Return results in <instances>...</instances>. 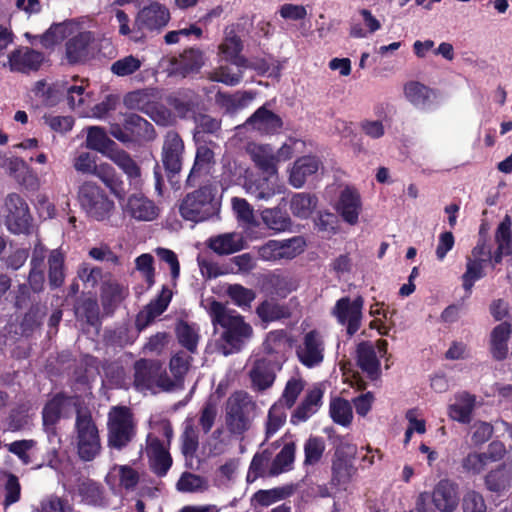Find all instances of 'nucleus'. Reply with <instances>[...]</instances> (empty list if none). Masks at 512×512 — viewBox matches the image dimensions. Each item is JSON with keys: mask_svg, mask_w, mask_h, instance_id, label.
Instances as JSON below:
<instances>
[{"mask_svg": "<svg viewBox=\"0 0 512 512\" xmlns=\"http://www.w3.org/2000/svg\"><path fill=\"white\" fill-rule=\"evenodd\" d=\"M141 473L130 464L112 465L106 476L105 483L114 493L132 492L140 483Z\"/></svg>", "mask_w": 512, "mask_h": 512, "instance_id": "nucleus-15", "label": "nucleus"}, {"mask_svg": "<svg viewBox=\"0 0 512 512\" xmlns=\"http://www.w3.org/2000/svg\"><path fill=\"white\" fill-rule=\"evenodd\" d=\"M151 431L146 437L144 452L148 465L158 477H164L172 466V457L169 453L173 430L168 421L161 420L150 423Z\"/></svg>", "mask_w": 512, "mask_h": 512, "instance_id": "nucleus-4", "label": "nucleus"}, {"mask_svg": "<svg viewBox=\"0 0 512 512\" xmlns=\"http://www.w3.org/2000/svg\"><path fill=\"white\" fill-rule=\"evenodd\" d=\"M197 448L198 433L194 427L193 420H187L182 435V452L186 457L193 456Z\"/></svg>", "mask_w": 512, "mask_h": 512, "instance_id": "nucleus-64", "label": "nucleus"}, {"mask_svg": "<svg viewBox=\"0 0 512 512\" xmlns=\"http://www.w3.org/2000/svg\"><path fill=\"white\" fill-rule=\"evenodd\" d=\"M325 344L320 332L306 333L296 349L299 361L308 368L320 365L324 359Z\"/></svg>", "mask_w": 512, "mask_h": 512, "instance_id": "nucleus-16", "label": "nucleus"}, {"mask_svg": "<svg viewBox=\"0 0 512 512\" xmlns=\"http://www.w3.org/2000/svg\"><path fill=\"white\" fill-rule=\"evenodd\" d=\"M264 350L267 353L266 358L273 359L274 362L284 361V349L286 347V336L282 331L270 332L263 344Z\"/></svg>", "mask_w": 512, "mask_h": 512, "instance_id": "nucleus-45", "label": "nucleus"}, {"mask_svg": "<svg viewBox=\"0 0 512 512\" xmlns=\"http://www.w3.org/2000/svg\"><path fill=\"white\" fill-rule=\"evenodd\" d=\"M87 147L108 156L117 145L106 134L103 128L93 126L88 129L86 138Z\"/></svg>", "mask_w": 512, "mask_h": 512, "instance_id": "nucleus-41", "label": "nucleus"}, {"mask_svg": "<svg viewBox=\"0 0 512 512\" xmlns=\"http://www.w3.org/2000/svg\"><path fill=\"white\" fill-rule=\"evenodd\" d=\"M363 305L364 300L361 296L354 299L342 297L337 300L332 309V315L339 324L346 326L347 333L350 336L354 335L361 326Z\"/></svg>", "mask_w": 512, "mask_h": 512, "instance_id": "nucleus-12", "label": "nucleus"}, {"mask_svg": "<svg viewBox=\"0 0 512 512\" xmlns=\"http://www.w3.org/2000/svg\"><path fill=\"white\" fill-rule=\"evenodd\" d=\"M304 247V239L296 236L285 240H269L258 247L257 253L263 261L278 262L292 260L304 251Z\"/></svg>", "mask_w": 512, "mask_h": 512, "instance_id": "nucleus-11", "label": "nucleus"}, {"mask_svg": "<svg viewBox=\"0 0 512 512\" xmlns=\"http://www.w3.org/2000/svg\"><path fill=\"white\" fill-rule=\"evenodd\" d=\"M67 101L72 109L85 110L84 106L88 103L89 94L86 92L84 80L76 81L66 88Z\"/></svg>", "mask_w": 512, "mask_h": 512, "instance_id": "nucleus-53", "label": "nucleus"}, {"mask_svg": "<svg viewBox=\"0 0 512 512\" xmlns=\"http://www.w3.org/2000/svg\"><path fill=\"white\" fill-rule=\"evenodd\" d=\"M292 484L275 487L267 490H258L252 497V502L262 507H268L276 502L285 500L294 493Z\"/></svg>", "mask_w": 512, "mask_h": 512, "instance_id": "nucleus-40", "label": "nucleus"}, {"mask_svg": "<svg viewBox=\"0 0 512 512\" xmlns=\"http://www.w3.org/2000/svg\"><path fill=\"white\" fill-rule=\"evenodd\" d=\"M78 199L87 215L97 221L106 219L114 208L105 192L94 182H84L78 191Z\"/></svg>", "mask_w": 512, "mask_h": 512, "instance_id": "nucleus-9", "label": "nucleus"}, {"mask_svg": "<svg viewBox=\"0 0 512 512\" xmlns=\"http://www.w3.org/2000/svg\"><path fill=\"white\" fill-rule=\"evenodd\" d=\"M49 282L53 287H59L64 282V255L55 249L50 252L48 258Z\"/></svg>", "mask_w": 512, "mask_h": 512, "instance_id": "nucleus-50", "label": "nucleus"}, {"mask_svg": "<svg viewBox=\"0 0 512 512\" xmlns=\"http://www.w3.org/2000/svg\"><path fill=\"white\" fill-rule=\"evenodd\" d=\"M432 502L440 512H453L459 504L458 486L454 482L443 479L434 487Z\"/></svg>", "mask_w": 512, "mask_h": 512, "instance_id": "nucleus-23", "label": "nucleus"}, {"mask_svg": "<svg viewBox=\"0 0 512 512\" xmlns=\"http://www.w3.org/2000/svg\"><path fill=\"white\" fill-rule=\"evenodd\" d=\"M511 335V326L507 322L500 323L491 332V353L497 360L508 356V340Z\"/></svg>", "mask_w": 512, "mask_h": 512, "instance_id": "nucleus-38", "label": "nucleus"}, {"mask_svg": "<svg viewBox=\"0 0 512 512\" xmlns=\"http://www.w3.org/2000/svg\"><path fill=\"white\" fill-rule=\"evenodd\" d=\"M123 126L116 122H110V134L122 143H129L137 140H152L154 128L144 118L137 114H127L123 117Z\"/></svg>", "mask_w": 512, "mask_h": 512, "instance_id": "nucleus-10", "label": "nucleus"}, {"mask_svg": "<svg viewBox=\"0 0 512 512\" xmlns=\"http://www.w3.org/2000/svg\"><path fill=\"white\" fill-rule=\"evenodd\" d=\"M484 480L486 488L491 492L500 494L509 490L512 487V461L491 470Z\"/></svg>", "mask_w": 512, "mask_h": 512, "instance_id": "nucleus-32", "label": "nucleus"}, {"mask_svg": "<svg viewBox=\"0 0 512 512\" xmlns=\"http://www.w3.org/2000/svg\"><path fill=\"white\" fill-rule=\"evenodd\" d=\"M44 56L41 52L29 47H20L14 50L8 57L11 71L29 72L39 69L43 63Z\"/></svg>", "mask_w": 512, "mask_h": 512, "instance_id": "nucleus-26", "label": "nucleus"}, {"mask_svg": "<svg viewBox=\"0 0 512 512\" xmlns=\"http://www.w3.org/2000/svg\"><path fill=\"white\" fill-rule=\"evenodd\" d=\"M176 334L179 343L190 353L197 351V345L200 339L199 328L194 324L180 322L176 327Z\"/></svg>", "mask_w": 512, "mask_h": 512, "instance_id": "nucleus-48", "label": "nucleus"}, {"mask_svg": "<svg viewBox=\"0 0 512 512\" xmlns=\"http://www.w3.org/2000/svg\"><path fill=\"white\" fill-rule=\"evenodd\" d=\"M66 39L65 59L69 64L84 63L89 60L96 49V36L84 29L82 23L67 20L53 24L41 37L45 47H52Z\"/></svg>", "mask_w": 512, "mask_h": 512, "instance_id": "nucleus-2", "label": "nucleus"}, {"mask_svg": "<svg viewBox=\"0 0 512 512\" xmlns=\"http://www.w3.org/2000/svg\"><path fill=\"white\" fill-rule=\"evenodd\" d=\"M286 409L287 408L281 403V401L274 403L270 407L267 415L265 431L267 438L272 437L285 424L287 418Z\"/></svg>", "mask_w": 512, "mask_h": 512, "instance_id": "nucleus-49", "label": "nucleus"}, {"mask_svg": "<svg viewBox=\"0 0 512 512\" xmlns=\"http://www.w3.org/2000/svg\"><path fill=\"white\" fill-rule=\"evenodd\" d=\"M216 194V188L211 185L189 193L180 204L181 216L189 221L203 222L218 215L220 201Z\"/></svg>", "mask_w": 512, "mask_h": 512, "instance_id": "nucleus-5", "label": "nucleus"}, {"mask_svg": "<svg viewBox=\"0 0 512 512\" xmlns=\"http://www.w3.org/2000/svg\"><path fill=\"white\" fill-rule=\"evenodd\" d=\"M44 257V247L37 245L31 259V271L29 274V284L35 292L40 291L44 284V272L42 269Z\"/></svg>", "mask_w": 512, "mask_h": 512, "instance_id": "nucleus-46", "label": "nucleus"}, {"mask_svg": "<svg viewBox=\"0 0 512 512\" xmlns=\"http://www.w3.org/2000/svg\"><path fill=\"white\" fill-rule=\"evenodd\" d=\"M108 445L117 450L126 447L136 435V423L131 410L112 407L108 414Z\"/></svg>", "mask_w": 512, "mask_h": 512, "instance_id": "nucleus-7", "label": "nucleus"}, {"mask_svg": "<svg viewBox=\"0 0 512 512\" xmlns=\"http://www.w3.org/2000/svg\"><path fill=\"white\" fill-rule=\"evenodd\" d=\"M159 362L141 359L134 365V386L138 391L153 390Z\"/></svg>", "mask_w": 512, "mask_h": 512, "instance_id": "nucleus-31", "label": "nucleus"}, {"mask_svg": "<svg viewBox=\"0 0 512 512\" xmlns=\"http://www.w3.org/2000/svg\"><path fill=\"white\" fill-rule=\"evenodd\" d=\"M317 205V199L306 193H297L291 199L290 208L292 213L300 218H307L311 215Z\"/></svg>", "mask_w": 512, "mask_h": 512, "instance_id": "nucleus-51", "label": "nucleus"}, {"mask_svg": "<svg viewBox=\"0 0 512 512\" xmlns=\"http://www.w3.org/2000/svg\"><path fill=\"white\" fill-rule=\"evenodd\" d=\"M405 99L414 107L423 109L431 102L433 91L418 81H409L403 88Z\"/></svg>", "mask_w": 512, "mask_h": 512, "instance_id": "nucleus-39", "label": "nucleus"}, {"mask_svg": "<svg viewBox=\"0 0 512 512\" xmlns=\"http://www.w3.org/2000/svg\"><path fill=\"white\" fill-rule=\"evenodd\" d=\"M123 211L136 221L149 222L158 217L160 209L143 194H132L127 198Z\"/></svg>", "mask_w": 512, "mask_h": 512, "instance_id": "nucleus-20", "label": "nucleus"}, {"mask_svg": "<svg viewBox=\"0 0 512 512\" xmlns=\"http://www.w3.org/2000/svg\"><path fill=\"white\" fill-rule=\"evenodd\" d=\"M205 308L212 324L223 329L216 341L218 352L227 356L240 351L252 337L251 325L246 323L239 313L228 309L220 302L206 300Z\"/></svg>", "mask_w": 512, "mask_h": 512, "instance_id": "nucleus-3", "label": "nucleus"}, {"mask_svg": "<svg viewBox=\"0 0 512 512\" xmlns=\"http://www.w3.org/2000/svg\"><path fill=\"white\" fill-rule=\"evenodd\" d=\"M324 391L321 385L313 386L306 394L301 404L296 408L291 416V422L298 424L305 422L314 415L322 405Z\"/></svg>", "mask_w": 512, "mask_h": 512, "instance_id": "nucleus-28", "label": "nucleus"}, {"mask_svg": "<svg viewBox=\"0 0 512 512\" xmlns=\"http://www.w3.org/2000/svg\"><path fill=\"white\" fill-rule=\"evenodd\" d=\"M177 490L184 493L200 492L207 488L206 481L195 474L184 473L177 482Z\"/></svg>", "mask_w": 512, "mask_h": 512, "instance_id": "nucleus-62", "label": "nucleus"}, {"mask_svg": "<svg viewBox=\"0 0 512 512\" xmlns=\"http://www.w3.org/2000/svg\"><path fill=\"white\" fill-rule=\"evenodd\" d=\"M330 416L333 421L344 427L350 425L353 412L350 403L342 398H335L330 402Z\"/></svg>", "mask_w": 512, "mask_h": 512, "instance_id": "nucleus-52", "label": "nucleus"}, {"mask_svg": "<svg viewBox=\"0 0 512 512\" xmlns=\"http://www.w3.org/2000/svg\"><path fill=\"white\" fill-rule=\"evenodd\" d=\"M92 175L99 178L116 196H119L123 192L121 177L110 164L106 162L96 164V169Z\"/></svg>", "mask_w": 512, "mask_h": 512, "instance_id": "nucleus-42", "label": "nucleus"}, {"mask_svg": "<svg viewBox=\"0 0 512 512\" xmlns=\"http://www.w3.org/2000/svg\"><path fill=\"white\" fill-rule=\"evenodd\" d=\"M246 68L247 64L238 65L232 62L224 65L221 64L209 73V78L212 81L220 82L228 86H236L241 82L243 72Z\"/></svg>", "mask_w": 512, "mask_h": 512, "instance_id": "nucleus-36", "label": "nucleus"}, {"mask_svg": "<svg viewBox=\"0 0 512 512\" xmlns=\"http://www.w3.org/2000/svg\"><path fill=\"white\" fill-rule=\"evenodd\" d=\"M107 158L123 171L132 187L135 189L141 187L143 182L141 178V169L129 153L116 146L111 152H109Z\"/></svg>", "mask_w": 512, "mask_h": 512, "instance_id": "nucleus-25", "label": "nucleus"}, {"mask_svg": "<svg viewBox=\"0 0 512 512\" xmlns=\"http://www.w3.org/2000/svg\"><path fill=\"white\" fill-rule=\"evenodd\" d=\"M184 143L180 136L170 131L166 134L162 147V162L170 173H178L182 166Z\"/></svg>", "mask_w": 512, "mask_h": 512, "instance_id": "nucleus-22", "label": "nucleus"}, {"mask_svg": "<svg viewBox=\"0 0 512 512\" xmlns=\"http://www.w3.org/2000/svg\"><path fill=\"white\" fill-rule=\"evenodd\" d=\"M243 188L255 200L265 202L271 200L275 195L284 193V185L280 182L278 174L247 176Z\"/></svg>", "mask_w": 512, "mask_h": 512, "instance_id": "nucleus-14", "label": "nucleus"}, {"mask_svg": "<svg viewBox=\"0 0 512 512\" xmlns=\"http://www.w3.org/2000/svg\"><path fill=\"white\" fill-rule=\"evenodd\" d=\"M342 454V449H336L335 459L332 463L333 476L339 483L349 481L356 472L353 459L344 457Z\"/></svg>", "mask_w": 512, "mask_h": 512, "instance_id": "nucleus-47", "label": "nucleus"}, {"mask_svg": "<svg viewBox=\"0 0 512 512\" xmlns=\"http://www.w3.org/2000/svg\"><path fill=\"white\" fill-rule=\"evenodd\" d=\"M261 218L269 229L275 231H284L289 225V219L277 208L263 210Z\"/></svg>", "mask_w": 512, "mask_h": 512, "instance_id": "nucleus-63", "label": "nucleus"}, {"mask_svg": "<svg viewBox=\"0 0 512 512\" xmlns=\"http://www.w3.org/2000/svg\"><path fill=\"white\" fill-rule=\"evenodd\" d=\"M205 63L204 54L201 50L191 48L183 52L179 58H164L160 65L165 68L169 75L186 74L199 70Z\"/></svg>", "mask_w": 512, "mask_h": 512, "instance_id": "nucleus-17", "label": "nucleus"}, {"mask_svg": "<svg viewBox=\"0 0 512 512\" xmlns=\"http://www.w3.org/2000/svg\"><path fill=\"white\" fill-rule=\"evenodd\" d=\"M325 451V442L322 438L319 437H310L305 445V465H315L317 464Z\"/></svg>", "mask_w": 512, "mask_h": 512, "instance_id": "nucleus-61", "label": "nucleus"}, {"mask_svg": "<svg viewBox=\"0 0 512 512\" xmlns=\"http://www.w3.org/2000/svg\"><path fill=\"white\" fill-rule=\"evenodd\" d=\"M487 457L488 456L483 452H470L462 459L461 466L465 473L478 475L482 473L489 464Z\"/></svg>", "mask_w": 512, "mask_h": 512, "instance_id": "nucleus-55", "label": "nucleus"}, {"mask_svg": "<svg viewBox=\"0 0 512 512\" xmlns=\"http://www.w3.org/2000/svg\"><path fill=\"white\" fill-rule=\"evenodd\" d=\"M476 408V397L466 391L458 392L447 407L448 417L461 424H469Z\"/></svg>", "mask_w": 512, "mask_h": 512, "instance_id": "nucleus-24", "label": "nucleus"}, {"mask_svg": "<svg viewBox=\"0 0 512 512\" xmlns=\"http://www.w3.org/2000/svg\"><path fill=\"white\" fill-rule=\"evenodd\" d=\"M358 364L369 375L377 374L379 370V360L374 346L369 342H363L357 348Z\"/></svg>", "mask_w": 512, "mask_h": 512, "instance_id": "nucleus-43", "label": "nucleus"}, {"mask_svg": "<svg viewBox=\"0 0 512 512\" xmlns=\"http://www.w3.org/2000/svg\"><path fill=\"white\" fill-rule=\"evenodd\" d=\"M68 402V398L57 395L46 404L43 409V423L46 427L53 426L56 423Z\"/></svg>", "mask_w": 512, "mask_h": 512, "instance_id": "nucleus-56", "label": "nucleus"}, {"mask_svg": "<svg viewBox=\"0 0 512 512\" xmlns=\"http://www.w3.org/2000/svg\"><path fill=\"white\" fill-rule=\"evenodd\" d=\"M319 165L320 163L315 157L306 156L299 158L290 170V184L295 188L302 187L307 177L318 171Z\"/></svg>", "mask_w": 512, "mask_h": 512, "instance_id": "nucleus-35", "label": "nucleus"}, {"mask_svg": "<svg viewBox=\"0 0 512 512\" xmlns=\"http://www.w3.org/2000/svg\"><path fill=\"white\" fill-rule=\"evenodd\" d=\"M258 316L266 322L276 321L289 316V311L284 305L264 301L256 309Z\"/></svg>", "mask_w": 512, "mask_h": 512, "instance_id": "nucleus-57", "label": "nucleus"}, {"mask_svg": "<svg viewBox=\"0 0 512 512\" xmlns=\"http://www.w3.org/2000/svg\"><path fill=\"white\" fill-rule=\"evenodd\" d=\"M336 210L348 224L355 225L358 223L362 202L356 188L346 186L341 190Z\"/></svg>", "mask_w": 512, "mask_h": 512, "instance_id": "nucleus-21", "label": "nucleus"}, {"mask_svg": "<svg viewBox=\"0 0 512 512\" xmlns=\"http://www.w3.org/2000/svg\"><path fill=\"white\" fill-rule=\"evenodd\" d=\"M382 27V23L371 11L361 9L351 20L350 35L354 38H366Z\"/></svg>", "mask_w": 512, "mask_h": 512, "instance_id": "nucleus-30", "label": "nucleus"}, {"mask_svg": "<svg viewBox=\"0 0 512 512\" xmlns=\"http://www.w3.org/2000/svg\"><path fill=\"white\" fill-rule=\"evenodd\" d=\"M295 459V445L288 443L283 446L281 451L273 460L268 475L276 476L292 469Z\"/></svg>", "mask_w": 512, "mask_h": 512, "instance_id": "nucleus-44", "label": "nucleus"}, {"mask_svg": "<svg viewBox=\"0 0 512 512\" xmlns=\"http://www.w3.org/2000/svg\"><path fill=\"white\" fill-rule=\"evenodd\" d=\"M208 246L218 255H229L244 248V240L239 233H224L208 240Z\"/></svg>", "mask_w": 512, "mask_h": 512, "instance_id": "nucleus-34", "label": "nucleus"}, {"mask_svg": "<svg viewBox=\"0 0 512 512\" xmlns=\"http://www.w3.org/2000/svg\"><path fill=\"white\" fill-rule=\"evenodd\" d=\"M511 218L506 215L497 227L495 241L497 250L492 255L490 247L485 242H478L466 257V270L461 276L464 290L471 294L474 284L485 276V269L490 265L499 264L503 256L512 254Z\"/></svg>", "mask_w": 512, "mask_h": 512, "instance_id": "nucleus-1", "label": "nucleus"}, {"mask_svg": "<svg viewBox=\"0 0 512 512\" xmlns=\"http://www.w3.org/2000/svg\"><path fill=\"white\" fill-rule=\"evenodd\" d=\"M281 367L280 362L271 358L256 359L249 370V378L253 390L262 392L269 389L276 378V371Z\"/></svg>", "mask_w": 512, "mask_h": 512, "instance_id": "nucleus-19", "label": "nucleus"}, {"mask_svg": "<svg viewBox=\"0 0 512 512\" xmlns=\"http://www.w3.org/2000/svg\"><path fill=\"white\" fill-rule=\"evenodd\" d=\"M247 152L257 168L268 174H278L275 151L270 145L250 144Z\"/></svg>", "mask_w": 512, "mask_h": 512, "instance_id": "nucleus-29", "label": "nucleus"}, {"mask_svg": "<svg viewBox=\"0 0 512 512\" xmlns=\"http://www.w3.org/2000/svg\"><path fill=\"white\" fill-rule=\"evenodd\" d=\"M242 50L241 40L234 30L225 31V39L219 46V53L223 59L238 65H246L247 59L240 55Z\"/></svg>", "mask_w": 512, "mask_h": 512, "instance_id": "nucleus-37", "label": "nucleus"}, {"mask_svg": "<svg viewBox=\"0 0 512 512\" xmlns=\"http://www.w3.org/2000/svg\"><path fill=\"white\" fill-rule=\"evenodd\" d=\"M304 386L305 383L301 377H291L287 381L281 399L279 401H281V403L284 404L286 408H291L295 404L300 393L303 391Z\"/></svg>", "mask_w": 512, "mask_h": 512, "instance_id": "nucleus-58", "label": "nucleus"}, {"mask_svg": "<svg viewBox=\"0 0 512 512\" xmlns=\"http://www.w3.org/2000/svg\"><path fill=\"white\" fill-rule=\"evenodd\" d=\"M256 404L244 391H236L229 396L225 406V424L233 435H243L252 424Z\"/></svg>", "mask_w": 512, "mask_h": 512, "instance_id": "nucleus-6", "label": "nucleus"}, {"mask_svg": "<svg viewBox=\"0 0 512 512\" xmlns=\"http://www.w3.org/2000/svg\"><path fill=\"white\" fill-rule=\"evenodd\" d=\"M227 294L233 303L242 309L249 308L256 297L253 290L240 284L230 285L227 289Z\"/></svg>", "mask_w": 512, "mask_h": 512, "instance_id": "nucleus-59", "label": "nucleus"}, {"mask_svg": "<svg viewBox=\"0 0 512 512\" xmlns=\"http://www.w3.org/2000/svg\"><path fill=\"white\" fill-rule=\"evenodd\" d=\"M247 125L260 133L273 134L281 128L282 121L276 114L263 106L247 120Z\"/></svg>", "mask_w": 512, "mask_h": 512, "instance_id": "nucleus-33", "label": "nucleus"}, {"mask_svg": "<svg viewBox=\"0 0 512 512\" xmlns=\"http://www.w3.org/2000/svg\"><path fill=\"white\" fill-rule=\"evenodd\" d=\"M169 20V9L159 2H152L139 11L135 28L142 32L159 30L165 27Z\"/></svg>", "mask_w": 512, "mask_h": 512, "instance_id": "nucleus-18", "label": "nucleus"}, {"mask_svg": "<svg viewBox=\"0 0 512 512\" xmlns=\"http://www.w3.org/2000/svg\"><path fill=\"white\" fill-rule=\"evenodd\" d=\"M172 298L170 289L163 287L159 296L152 300L136 318V327L142 331L149 326L158 316H160L168 307Z\"/></svg>", "mask_w": 512, "mask_h": 512, "instance_id": "nucleus-27", "label": "nucleus"}, {"mask_svg": "<svg viewBox=\"0 0 512 512\" xmlns=\"http://www.w3.org/2000/svg\"><path fill=\"white\" fill-rule=\"evenodd\" d=\"M76 447L81 460L92 461L101 451L99 431L91 416L78 412L76 418Z\"/></svg>", "mask_w": 512, "mask_h": 512, "instance_id": "nucleus-8", "label": "nucleus"}, {"mask_svg": "<svg viewBox=\"0 0 512 512\" xmlns=\"http://www.w3.org/2000/svg\"><path fill=\"white\" fill-rule=\"evenodd\" d=\"M142 66V61L133 56L128 55L118 59L111 65V72L119 77H125L138 71Z\"/></svg>", "mask_w": 512, "mask_h": 512, "instance_id": "nucleus-60", "label": "nucleus"}, {"mask_svg": "<svg viewBox=\"0 0 512 512\" xmlns=\"http://www.w3.org/2000/svg\"><path fill=\"white\" fill-rule=\"evenodd\" d=\"M5 219L9 231L14 234L26 233L29 230L31 215L25 200L16 193H11L5 200Z\"/></svg>", "mask_w": 512, "mask_h": 512, "instance_id": "nucleus-13", "label": "nucleus"}, {"mask_svg": "<svg viewBox=\"0 0 512 512\" xmlns=\"http://www.w3.org/2000/svg\"><path fill=\"white\" fill-rule=\"evenodd\" d=\"M268 283L273 292L280 297H286L297 288L296 281L291 276L276 272L269 275Z\"/></svg>", "mask_w": 512, "mask_h": 512, "instance_id": "nucleus-54", "label": "nucleus"}]
</instances>
